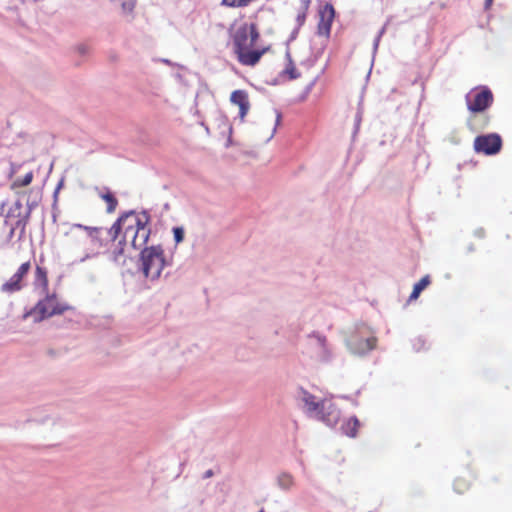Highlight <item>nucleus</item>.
<instances>
[{"instance_id": "obj_2", "label": "nucleus", "mask_w": 512, "mask_h": 512, "mask_svg": "<svg viewBox=\"0 0 512 512\" xmlns=\"http://www.w3.org/2000/svg\"><path fill=\"white\" fill-rule=\"evenodd\" d=\"M259 37L255 23L241 25L232 35L233 51L240 64L253 67L270 50V46H256Z\"/></svg>"}, {"instance_id": "obj_3", "label": "nucleus", "mask_w": 512, "mask_h": 512, "mask_svg": "<svg viewBox=\"0 0 512 512\" xmlns=\"http://www.w3.org/2000/svg\"><path fill=\"white\" fill-rule=\"evenodd\" d=\"M101 227H90L82 224H74L66 236L84 253L85 257L93 258L100 254V250L106 246L102 237Z\"/></svg>"}, {"instance_id": "obj_13", "label": "nucleus", "mask_w": 512, "mask_h": 512, "mask_svg": "<svg viewBox=\"0 0 512 512\" xmlns=\"http://www.w3.org/2000/svg\"><path fill=\"white\" fill-rule=\"evenodd\" d=\"M34 286L40 288L43 293L49 291L48 272L45 267L37 265L34 273Z\"/></svg>"}, {"instance_id": "obj_17", "label": "nucleus", "mask_w": 512, "mask_h": 512, "mask_svg": "<svg viewBox=\"0 0 512 512\" xmlns=\"http://www.w3.org/2000/svg\"><path fill=\"white\" fill-rule=\"evenodd\" d=\"M101 198L107 203L106 211L107 213H113L116 210L118 205V200L113 195V193L107 190L105 193L100 195Z\"/></svg>"}, {"instance_id": "obj_8", "label": "nucleus", "mask_w": 512, "mask_h": 512, "mask_svg": "<svg viewBox=\"0 0 512 512\" xmlns=\"http://www.w3.org/2000/svg\"><path fill=\"white\" fill-rule=\"evenodd\" d=\"M31 261L27 260L23 262L16 272L1 285V291L7 294H13L21 291L25 284L24 280L31 270Z\"/></svg>"}, {"instance_id": "obj_7", "label": "nucleus", "mask_w": 512, "mask_h": 512, "mask_svg": "<svg viewBox=\"0 0 512 512\" xmlns=\"http://www.w3.org/2000/svg\"><path fill=\"white\" fill-rule=\"evenodd\" d=\"M377 338L365 325L358 327L347 338L349 349L355 354H365L376 347Z\"/></svg>"}, {"instance_id": "obj_5", "label": "nucleus", "mask_w": 512, "mask_h": 512, "mask_svg": "<svg viewBox=\"0 0 512 512\" xmlns=\"http://www.w3.org/2000/svg\"><path fill=\"white\" fill-rule=\"evenodd\" d=\"M303 401L307 410L316 413L317 418L326 425L334 426L338 423L340 411L331 401H317L314 395L307 392L304 393Z\"/></svg>"}, {"instance_id": "obj_19", "label": "nucleus", "mask_w": 512, "mask_h": 512, "mask_svg": "<svg viewBox=\"0 0 512 512\" xmlns=\"http://www.w3.org/2000/svg\"><path fill=\"white\" fill-rule=\"evenodd\" d=\"M33 172L30 171L28 172L23 178H18L16 180L13 181L12 185H11V188L12 189H16V188H21V187H25V186H28L31 184L32 180H33Z\"/></svg>"}, {"instance_id": "obj_4", "label": "nucleus", "mask_w": 512, "mask_h": 512, "mask_svg": "<svg viewBox=\"0 0 512 512\" xmlns=\"http://www.w3.org/2000/svg\"><path fill=\"white\" fill-rule=\"evenodd\" d=\"M45 297L37 302V304L24 315V318L33 316L35 322H40L46 318L62 315L72 307L59 300L56 293H44Z\"/></svg>"}, {"instance_id": "obj_9", "label": "nucleus", "mask_w": 512, "mask_h": 512, "mask_svg": "<svg viewBox=\"0 0 512 512\" xmlns=\"http://www.w3.org/2000/svg\"><path fill=\"white\" fill-rule=\"evenodd\" d=\"M502 148V139L496 133L477 136L474 140V150L485 155L497 154Z\"/></svg>"}, {"instance_id": "obj_24", "label": "nucleus", "mask_w": 512, "mask_h": 512, "mask_svg": "<svg viewBox=\"0 0 512 512\" xmlns=\"http://www.w3.org/2000/svg\"><path fill=\"white\" fill-rule=\"evenodd\" d=\"M493 0H486L485 5L486 7H490L492 5Z\"/></svg>"}, {"instance_id": "obj_21", "label": "nucleus", "mask_w": 512, "mask_h": 512, "mask_svg": "<svg viewBox=\"0 0 512 512\" xmlns=\"http://www.w3.org/2000/svg\"><path fill=\"white\" fill-rule=\"evenodd\" d=\"M123 13H130L135 7V0H119Z\"/></svg>"}, {"instance_id": "obj_1", "label": "nucleus", "mask_w": 512, "mask_h": 512, "mask_svg": "<svg viewBox=\"0 0 512 512\" xmlns=\"http://www.w3.org/2000/svg\"><path fill=\"white\" fill-rule=\"evenodd\" d=\"M150 233L149 216L146 213L137 214L132 211L123 214L108 230L111 240L109 258L115 263L124 264L128 244L139 249L147 244Z\"/></svg>"}, {"instance_id": "obj_20", "label": "nucleus", "mask_w": 512, "mask_h": 512, "mask_svg": "<svg viewBox=\"0 0 512 512\" xmlns=\"http://www.w3.org/2000/svg\"><path fill=\"white\" fill-rule=\"evenodd\" d=\"M278 484L283 489H290L294 485V478L289 473H282L278 477Z\"/></svg>"}, {"instance_id": "obj_15", "label": "nucleus", "mask_w": 512, "mask_h": 512, "mask_svg": "<svg viewBox=\"0 0 512 512\" xmlns=\"http://www.w3.org/2000/svg\"><path fill=\"white\" fill-rule=\"evenodd\" d=\"M431 283V278L429 275H425L422 277L413 287L412 293L409 296V300H416L421 292L426 289Z\"/></svg>"}, {"instance_id": "obj_14", "label": "nucleus", "mask_w": 512, "mask_h": 512, "mask_svg": "<svg viewBox=\"0 0 512 512\" xmlns=\"http://www.w3.org/2000/svg\"><path fill=\"white\" fill-rule=\"evenodd\" d=\"M359 427H360L359 420L357 419V417L352 416V417L346 419L342 423L341 430L348 437L354 438L357 435Z\"/></svg>"}, {"instance_id": "obj_26", "label": "nucleus", "mask_w": 512, "mask_h": 512, "mask_svg": "<svg viewBox=\"0 0 512 512\" xmlns=\"http://www.w3.org/2000/svg\"><path fill=\"white\" fill-rule=\"evenodd\" d=\"M259 512H264L263 510L259 511Z\"/></svg>"}, {"instance_id": "obj_22", "label": "nucleus", "mask_w": 512, "mask_h": 512, "mask_svg": "<svg viewBox=\"0 0 512 512\" xmlns=\"http://www.w3.org/2000/svg\"><path fill=\"white\" fill-rule=\"evenodd\" d=\"M173 234L175 242L178 244L183 241L184 239V229L182 227H174L173 228Z\"/></svg>"}, {"instance_id": "obj_25", "label": "nucleus", "mask_w": 512, "mask_h": 512, "mask_svg": "<svg viewBox=\"0 0 512 512\" xmlns=\"http://www.w3.org/2000/svg\"><path fill=\"white\" fill-rule=\"evenodd\" d=\"M213 475V472L211 470L206 472V477H211Z\"/></svg>"}, {"instance_id": "obj_18", "label": "nucleus", "mask_w": 512, "mask_h": 512, "mask_svg": "<svg viewBox=\"0 0 512 512\" xmlns=\"http://www.w3.org/2000/svg\"><path fill=\"white\" fill-rule=\"evenodd\" d=\"M283 75L288 76L289 79H296L299 77V73L297 72L295 65L290 57L289 54H287V65L286 68L283 71Z\"/></svg>"}, {"instance_id": "obj_11", "label": "nucleus", "mask_w": 512, "mask_h": 512, "mask_svg": "<svg viewBox=\"0 0 512 512\" xmlns=\"http://www.w3.org/2000/svg\"><path fill=\"white\" fill-rule=\"evenodd\" d=\"M334 8L330 4H326L319 12V22L317 25V33L320 36L328 37L331 31V25L334 19Z\"/></svg>"}, {"instance_id": "obj_10", "label": "nucleus", "mask_w": 512, "mask_h": 512, "mask_svg": "<svg viewBox=\"0 0 512 512\" xmlns=\"http://www.w3.org/2000/svg\"><path fill=\"white\" fill-rule=\"evenodd\" d=\"M468 110L471 112H482L491 106L493 102L492 92L484 87L473 91L466 97Z\"/></svg>"}, {"instance_id": "obj_23", "label": "nucleus", "mask_w": 512, "mask_h": 512, "mask_svg": "<svg viewBox=\"0 0 512 512\" xmlns=\"http://www.w3.org/2000/svg\"><path fill=\"white\" fill-rule=\"evenodd\" d=\"M19 225H22V227H24V226H25V223H23V221H22L21 219L17 220L16 225H15V226H12V227H11V229H10V235H11V236L14 234L15 229H16Z\"/></svg>"}, {"instance_id": "obj_12", "label": "nucleus", "mask_w": 512, "mask_h": 512, "mask_svg": "<svg viewBox=\"0 0 512 512\" xmlns=\"http://www.w3.org/2000/svg\"><path fill=\"white\" fill-rule=\"evenodd\" d=\"M230 101L239 107V118L243 122L251 106L248 93L245 90H235L231 93Z\"/></svg>"}, {"instance_id": "obj_6", "label": "nucleus", "mask_w": 512, "mask_h": 512, "mask_svg": "<svg viewBox=\"0 0 512 512\" xmlns=\"http://www.w3.org/2000/svg\"><path fill=\"white\" fill-rule=\"evenodd\" d=\"M142 271L146 278H159L165 267L164 251L160 246L146 247L141 252Z\"/></svg>"}, {"instance_id": "obj_16", "label": "nucleus", "mask_w": 512, "mask_h": 512, "mask_svg": "<svg viewBox=\"0 0 512 512\" xmlns=\"http://www.w3.org/2000/svg\"><path fill=\"white\" fill-rule=\"evenodd\" d=\"M471 487V482L465 477H457L453 482V489L458 494H464Z\"/></svg>"}]
</instances>
